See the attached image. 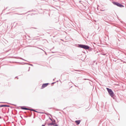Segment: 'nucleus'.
<instances>
[{"label":"nucleus","instance_id":"obj_1","mask_svg":"<svg viewBox=\"0 0 126 126\" xmlns=\"http://www.w3.org/2000/svg\"><path fill=\"white\" fill-rule=\"evenodd\" d=\"M78 47L79 48H82L85 50L88 49L91 50L92 48L88 46L83 44H78Z\"/></svg>","mask_w":126,"mask_h":126},{"label":"nucleus","instance_id":"obj_2","mask_svg":"<svg viewBox=\"0 0 126 126\" xmlns=\"http://www.w3.org/2000/svg\"><path fill=\"white\" fill-rule=\"evenodd\" d=\"M106 89L108 91L109 94L111 97H112L113 96H114V94L113 92L111 89L108 88H107Z\"/></svg>","mask_w":126,"mask_h":126},{"label":"nucleus","instance_id":"obj_3","mask_svg":"<svg viewBox=\"0 0 126 126\" xmlns=\"http://www.w3.org/2000/svg\"><path fill=\"white\" fill-rule=\"evenodd\" d=\"M48 84H49V83H45L43 84L41 87V89H43L46 87L48 85Z\"/></svg>","mask_w":126,"mask_h":126},{"label":"nucleus","instance_id":"obj_4","mask_svg":"<svg viewBox=\"0 0 126 126\" xmlns=\"http://www.w3.org/2000/svg\"><path fill=\"white\" fill-rule=\"evenodd\" d=\"M81 121V120H79L75 121V122L76 123L77 125H78L80 124Z\"/></svg>","mask_w":126,"mask_h":126},{"label":"nucleus","instance_id":"obj_5","mask_svg":"<svg viewBox=\"0 0 126 126\" xmlns=\"http://www.w3.org/2000/svg\"><path fill=\"white\" fill-rule=\"evenodd\" d=\"M10 107V106L8 105H0V107Z\"/></svg>","mask_w":126,"mask_h":126},{"label":"nucleus","instance_id":"obj_6","mask_svg":"<svg viewBox=\"0 0 126 126\" xmlns=\"http://www.w3.org/2000/svg\"><path fill=\"white\" fill-rule=\"evenodd\" d=\"M21 109L22 110H30V109L26 108L24 106H21Z\"/></svg>","mask_w":126,"mask_h":126},{"label":"nucleus","instance_id":"obj_7","mask_svg":"<svg viewBox=\"0 0 126 126\" xmlns=\"http://www.w3.org/2000/svg\"><path fill=\"white\" fill-rule=\"evenodd\" d=\"M112 3L113 4L116 5L117 6H118V5L119 3V2L116 1H114L112 2Z\"/></svg>","mask_w":126,"mask_h":126},{"label":"nucleus","instance_id":"obj_8","mask_svg":"<svg viewBox=\"0 0 126 126\" xmlns=\"http://www.w3.org/2000/svg\"><path fill=\"white\" fill-rule=\"evenodd\" d=\"M52 122L50 123H48L47 124V125L48 126H52V125H54L55 124L53 123V121H51Z\"/></svg>","mask_w":126,"mask_h":126},{"label":"nucleus","instance_id":"obj_9","mask_svg":"<svg viewBox=\"0 0 126 126\" xmlns=\"http://www.w3.org/2000/svg\"><path fill=\"white\" fill-rule=\"evenodd\" d=\"M117 6L120 7H121V8L124 7V6L122 4L120 3H119L118 5Z\"/></svg>","mask_w":126,"mask_h":126},{"label":"nucleus","instance_id":"obj_10","mask_svg":"<svg viewBox=\"0 0 126 126\" xmlns=\"http://www.w3.org/2000/svg\"><path fill=\"white\" fill-rule=\"evenodd\" d=\"M30 110L32 111H34L35 112H38L37 111H36L34 109H32L31 108V109H30V110Z\"/></svg>","mask_w":126,"mask_h":126},{"label":"nucleus","instance_id":"obj_11","mask_svg":"<svg viewBox=\"0 0 126 126\" xmlns=\"http://www.w3.org/2000/svg\"><path fill=\"white\" fill-rule=\"evenodd\" d=\"M6 103L7 104H9V103L6 102H0V103Z\"/></svg>","mask_w":126,"mask_h":126},{"label":"nucleus","instance_id":"obj_12","mask_svg":"<svg viewBox=\"0 0 126 126\" xmlns=\"http://www.w3.org/2000/svg\"><path fill=\"white\" fill-rule=\"evenodd\" d=\"M46 114H47V115H50V116H51V114H50L49 113H45Z\"/></svg>","mask_w":126,"mask_h":126},{"label":"nucleus","instance_id":"obj_13","mask_svg":"<svg viewBox=\"0 0 126 126\" xmlns=\"http://www.w3.org/2000/svg\"><path fill=\"white\" fill-rule=\"evenodd\" d=\"M52 120H53V123H54L55 124H56V121H55V119H53Z\"/></svg>","mask_w":126,"mask_h":126},{"label":"nucleus","instance_id":"obj_14","mask_svg":"<svg viewBox=\"0 0 126 126\" xmlns=\"http://www.w3.org/2000/svg\"><path fill=\"white\" fill-rule=\"evenodd\" d=\"M113 61H114L115 62H116V61L117 60H116V58H114V59L113 60Z\"/></svg>","mask_w":126,"mask_h":126},{"label":"nucleus","instance_id":"obj_15","mask_svg":"<svg viewBox=\"0 0 126 126\" xmlns=\"http://www.w3.org/2000/svg\"><path fill=\"white\" fill-rule=\"evenodd\" d=\"M114 99H115V96H114H114H113L112 97Z\"/></svg>","mask_w":126,"mask_h":126},{"label":"nucleus","instance_id":"obj_16","mask_svg":"<svg viewBox=\"0 0 126 126\" xmlns=\"http://www.w3.org/2000/svg\"><path fill=\"white\" fill-rule=\"evenodd\" d=\"M19 59H21V60H24V61H26V60L24 59H23V58H21V57H20L19 58Z\"/></svg>","mask_w":126,"mask_h":126},{"label":"nucleus","instance_id":"obj_17","mask_svg":"<svg viewBox=\"0 0 126 126\" xmlns=\"http://www.w3.org/2000/svg\"><path fill=\"white\" fill-rule=\"evenodd\" d=\"M49 119L51 121H53V120L51 119L49 116Z\"/></svg>","mask_w":126,"mask_h":126},{"label":"nucleus","instance_id":"obj_18","mask_svg":"<svg viewBox=\"0 0 126 126\" xmlns=\"http://www.w3.org/2000/svg\"><path fill=\"white\" fill-rule=\"evenodd\" d=\"M53 126H58L57 124H55Z\"/></svg>","mask_w":126,"mask_h":126},{"label":"nucleus","instance_id":"obj_19","mask_svg":"<svg viewBox=\"0 0 126 126\" xmlns=\"http://www.w3.org/2000/svg\"><path fill=\"white\" fill-rule=\"evenodd\" d=\"M29 65H30L32 66H33V65L32 64H30V63H29Z\"/></svg>","mask_w":126,"mask_h":126},{"label":"nucleus","instance_id":"obj_20","mask_svg":"<svg viewBox=\"0 0 126 126\" xmlns=\"http://www.w3.org/2000/svg\"><path fill=\"white\" fill-rule=\"evenodd\" d=\"M24 64H27L29 65V63H25Z\"/></svg>","mask_w":126,"mask_h":126},{"label":"nucleus","instance_id":"obj_21","mask_svg":"<svg viewBox=\"0 0 126 126\" xmlns=\"http://www.w3.org/2000/svg\"><path fill=\"white\" fill-rule=\"evenodd\" d=\"M52 52V53H56V52Z\"/></svg>","mask_w":126,"mask_h":126},{"label":"nucleus","instance_id":"obj_22","mask_svg":"<svg viewBox=\"0 0 126 126\" xmlns=\"http://www.w3.org/2000/svg\"><path fill=\"white\" fill-rule=\"evenodd\" d=\"M56 83L55 82H53L51 84H54V83Z\"/></svg>","mask_w":126,"mask_h":126},{"label":"nucleus","instance_id":"obj_23","mask_svg":"<svg viewBox=\"0 0 126 126\" xmlns=\"http://www.w3.org/2000/svg\"><path fill=\"white\" fill-rule=\"evenodd\" d=\"M119 60H120L122 62H123V61L121 60V59H119Z\"/></svg>","mask_w":126,"mask_h":126},{"label":"nucleus","instance_id":"obj_24","mask_svg":"<svg viewBox=\"0 0 126 126\" xmlns=\"http://www.w3.org/2000/svg\"><path fill=\"white\" fill-rule=\"evenodd\" d=\"M34 28V29H37V28Z\"/></svg>","mask_w":126,"mask_h":126},{"label":"nucleus","instance_id":"obj_25","mask_svg":"<svg viewBox=\"0 0 126 126\" xmlns=\"http://www.w3.org/2000/svg\"><path fill=\"white\" fill-rule=\"evenodd\" d=\"M41 126H45V125H44L43 124Z\"/></svg>","mask_w":126,"mask_h":126},{"label":"nucleus","instance_id":"obj_26","mask_svg":"<svg viewBox=\"0 0 126 126\" xmlns=\"http://www.w3.org/2000/svg\"><path fill=\"white\" fill-rule=\"evenodd\" d=\"M11 104V105H15V106H16V105H15V104Z\"/></svg>","mask_w":126,"mask_h":126},{"label":"nucleus","instance_id":"obj_27","mask_svg":"<svg viewBox=\"0 0 126 126\" xmlns=\"http://www.w3.org/2000/svg\"><path fill=\"white\" fill-rule=\"evenodd\" d=\"M19 14V15H23V14Z\"/></svg>","mask_w":126,"mask_h":126},{"label":"nucleus","instance_id":"obj_28","mask_svg":"<svg viewBox=\"0 0 126 126\" xmlns=\"http://www.w3.org/2000/svg\"><path fill=\"white\" fill-rule=\"evenodd\" d=\"M46 122H45V124H44V125H46Z\"/></svg>","mask_w":126,"mask_h":126},{"label":"nucleus","instance_id":"obj_29","mask_svg":"<svg viewBox=\"0 0 126 126\" xmlns=\"http://www.w3.org/2000/svg\"><path fill=\"white\" fill-rule=\"evenodd\" d=\"M45 54H46V55H47V53L46 52H45Z\"/></svg>","mask_w":126,"mask_h":126},{"label":"nucleus","instance_id":"obj_30","mask_svg":"<svg viewBox=\"0 0 126 126\" xmlns=\"http://www.w3.org/2000/svg\"><path fill=\"white\" fill-rule=\"evenodd\" d=\"M20 117H21V118L22 119V117L21 116H20Z\"/></svg>","mask_w":126,"mask_h":126},{"label":"nucleus","instance_id":"obj_31","mask_svg":"<svg viewBox=\"0 0 126 126\" xmlns=\"http://www.w3.org/2000/svg\"><path fill=\"white\" fill-rule=\"evenodd\" d=\"M7 7L5 9V10L6 9H7Z\"/></svg>","mask_w":126,"mask_h":126},{"label":"nucleus","instance_id":"obj_32","mask_svg":"<svg viewBox=\"0 0 126 126\" xmlns=\"http://www.w3.org/2000/svg\"><path fill=\"white\" fill-rule=\"evenodd\" d=\"M38 48H39V47H38ZM40 49H42V50H43V49H41V48H40Z\"/></svg>","mask_w":126,"mask_h":126},{"label":"nucleus","instance_id":"obj_33","mask_svg":"<svg viewBox=\"0 0 126 126\" xmlns=\"http://www.w3.org/2000/svg\"><path fill=\"white\" fill-rule=\"evenodd\" d=\"M1 116H0V119H1Z\"/></svg>","mask_w":126,"mask_h":126},{"label":"nucleus","instance_id":"obj_34","mask_svg":"<svg viewBox=\"0 0 126 126\" xmlns=\"http://www.w3.org/2000/svg\"><path fill=\"white\" fill-rule=\"evenodd\" d=\"M123 63H126L125 62H124Z\"/></svg>","mask_w":126,"mask_h":126},{"label":"nucleus","instance_id":"obj_35","mask_svg":"<svg viewBox=\"0 0 126 126\" xmlns=\"http://www.w3.org/2000/svg\"><path fill=\"white\" fill-rule=\"evenodd\" d=\"M30 67H29V69H30Z\"/></svg>","mask_w":126,"mask_h":126},{"label":"nucleus","instance_id":"obj_36","mask_svg":"<svg viewBox=\"0 0 126 126\" xmlns=\"http://www.w3.org/2000/svg\"><path fill=\"white\" fill-rule=\"evenodd\" d=\"M30 70V69H29L28 70V71H29Z\"/></svg>","mask_w":126,"mask_h":126},{"label":"nucleus","instance_id":"obj_37","mask_svg":"<svg viewBox=\"0 0 126 126\" xmlns=\"http://www.w3.org/2000/svg\"><path fill=\"white\" fill-rule=\"evenodd\" d=\"M17 78V77H16L15 78Z\"/></svg>","mask_w":126,"mask_h":126},{"label":"nucleus","instance_id":"obj_38","mask_svg":"<svg viewBox=\"0 0 126 126\" xmlns=\"http://www.w3.org/2000/svg\"><path fill=\"white\" fill-rule=\"evenodd\" d=\"M86 79H84V80H86Z\"/></svg>","mask_w":126,"mask_h":126},{"label":"nucleus","instance_id":"obj_39","mask_svg":"<svg viewBox=\"0 0 126 126\" xmlns=\"http://www.w3.org/2000/svg\"><path fill=\"white\" fill-rule=\"evenodd\" d=\"M53 80H54V79H53Z\"/></svg>","mask_w":126,"mask_h":126},{"label":"nucleus","instance_id":"obj_40","mask_svg":"<svg viewBox=\"0 0 126 126\" xmlns=\"http://www.w3.org/2000/svg\"><path fill=\"white\" fill-rule=\"evenodd\" d=\"M0 126H1L0 125Z\"/></svg>","mask_w":126,"mask_h":126},{"label":"nucleus","instance_id":"obj_41","mask_svg":"<svg viewBox=\"0 0 126 126\" xmlns=\"http://www.w3.org/2000/svg\"><path fill=\"white\" fill-rule=\"evenodd\" d=\"M65 108H64V109H65Z\"/></svg>","mask_w":126,"mask_h":126}]
</instances>
